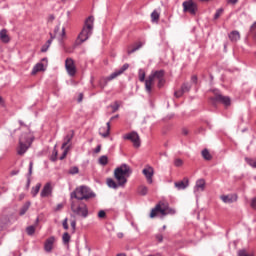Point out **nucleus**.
<instances>
[{
  "label": "nucleus",
  "instance_id": "obj_1",
  "mask_svg": "<svg viewBox=\"0 0 256 256\" xmlns=\"http://www.w3.org/2000/svg\"><path fill=\"white\" fill-rule=\"evenodd\" d=\"M133 173L131 167L127 164H122L120 167L114 170V178H116V183L113 179L106 180L108 187L112 189H117L119 186H124L127 183V178Z\"/></svg>",
  "mask_w": 256,
  "mask_h": 256
},
{
  "label": "nucleus",
  "instance_id": "obj_2",
  "mask_svg": "<svg viewBox=\"0 0 256 256\" xmlns=\"http://www.w3.org/2000/svg\"><path fill=\"white\" fill-rule=\"evenodd\" d=\"M95 18L90 16L86 18L84 21V27H82V31L78 34V38H76V42H74V48L85 43L89 38L93 35Z\"/></svg>",
  "mask_w": 256,
  "mask_h": 256
},
{
  "label": "nucleus",
  "instance_id": "obj_3",
  "mask_svg": "<svg viewBox=\"0 0 256 256\" xmlns=\"http://www.w3.org/2000/svg\"><path fill=\"white\" fill-rule=\"evenodd\" d=\"M95 196L96 194L87 186H80L70 193V199H76L79 202H82V200H89Z\"/></svg>",
  "mask_w": 256,
  "mask_h": 256
},
{
  "label": "nucleus",
  "instance_id": "obj_4",
  "mask_svg": "<svg viewBox=\"0 0 256 256\" xmlns=\"http://www.w3.org/2000/svg\"><path fill=\"white\" fill-rule=\"evenodd\" d=\"M70 209L74 215L86 219L89 216V208L86 203L82 201L70 202Z\"/></svg>",
  "mask_w": 256,
  "mask_h": 256
},
{
  "label": "nucleus",
  "instance_id": "obj_5",
  "mask_svg": "<svg viewBox=\"0 0 256 256\" xmlns=\"http://www.w3.org/2000/svg\"><path fill=\"white\" fill-rule=\"evenodd\" d=\"M165 76V71L164 70H159V71H152L148 78L145 80V91L151 95L152 93V86L155 84V79L157 81L163 79Z\"/></svg>",
  "mask_w": 256,
  "mask_h": 256
},
{
  "label": "nucleus",
  "instance_id": "obj_6",
  "mask_svg": "<svg viewBox=\"0 0 256 256\" xmlns=\"http://www.w3.org/2000/svg\"><path fill=\"white\" fill-rule=\"evenodd\" d=\"M33 141H34V137L30 132L22 134L19 141L18 154L24 155L27 152V150L30 148Z\"/></svg>",
  "mask_w": 256,
  "mask_h": 256
},
{
  "label": "nucleus",
  "instance_id": "obj_7",
  "mask_svg": "<svg viewBox=\"0 0 256 256\" xmlns=\"http://www.w3.org/2000/svg\"><path fill=\"white\" fill-rule=\"evenodd\" d=\"M158 214H161L162 216L169 215V214L174 215L176 214V210L169 208L164 203H159L153 209H151L149 217L155 218L156 216H158Z\"/></svg>",
  "mask_w": 256,
  "mask_h": 256
},
{
  "label": "nucleus",
  "instance_id": "obj_8",
  "mask_svg": "<svg viewBox=\"0 0 256 256\" xmlns=\"http://www.w3.org/2000/svg\"><path fill=\"white\" fill-rule=\"evenodd\" d=\"M183 12H188L191 15H196L198 6L192 0L185 1L182 3Z\"/></svg>",
  "mask_w": 256,
  "mask_h": 256
},
{
  "label": "nucleus",
  "instance_id": "obj_9",
  "mask_svg": "<svg viewBox=\"0 0 256 256\" xmlns=\"http://www.w3.org/2000/svg\"><path fill=\"white\" fill-rule=\"evenodd\" d=\"M122 138H124V140H130L135 148H139L141 146V139L137 132L128 133L124 135Z\"/></svg>",
  "mask_w": 256,
  "mask_h": 256
},
{
  "label": "nucleus",
  "instance_id": "obj_10",
  "mask_svg": "<svg viewBox=\"0 0 256 256\" xmlns=\"http://www.w3.org/2000/svg\"><path fill=\"white\" fill-rule=\"evenodd\" d=\"M210 103H212L213 105H216L217 103H222L225 106H230L231 99L228 96H222L218 94L210 98Z\"/></svg>",
  "mask_w": 256,
  "mask_h": 256
},
{
  "label": "nucleus",
  "instance_id": "obj_11",
  "mask_svg": "<svg viewBox=\"0 0 256 256\" xmlns=\"http://www.w3.org/2000/svg\"><path fill=\"white\" fill-rule=\"evenodd\" d=\"M205 187H206V181L204 179H199L195 182V186L193 188V193L195 195L196 198L199 197V195L205 191Z\"/></svg>",
  "mask_w": 256,
  "mask_h": 256
},
{
  "label": "nucleus",
  "instance_id": "obj_12",
  "mask_svg": "<svg viewBox=\"0 0 256 256\" xmlns=\"http://www.w3.org/2000/svg\"><path fill=\"white\" fill-rule=\"evenodd\" d=\"M142 174L144 175L148 184L153 183V176L155 174V171H154L153 167H151L149 165H146L142 170Z\"/></svg>",
  "mask_w": 256,
  "mask_h": 256
},
{
  "label": "nucleus",
  "instance_id": "obj_13",
  "mask_svg": "<svg viewBox=\"0 0 256 256\" xmlns=\"http://www.w3.org/2000/svg\"><path fill=\"white\" fill-rule=\"evenodd\" d=\"M65 67H66V72H68V75H70V77H74L76 75L77 69L73 59L71 58L66 59Z\"/></svg>",
  "mask_w": 256,
  "mask_h": 256
},
{
  "label": "nucleus",
  "instance_id": "obj_14",
  "mask_svg": "<svg viewBox=\"0 0 256 256\" xmlns=\"http://www.w3.org/2000/svg\"><path fill=\"white\" fill-rule=\"evenodd\" d=\"M128 68L129 64H124L122 68H120V70H116L114 73L110 74V76L106 77V79H104V82L108 83L116 79L118 76L122 75Z\"/></svg>",
  "mask_w": 256,
  "mask_h": 256
},
{
  "label": "nucleus",
  "instance_id": "obj_15",
  "mask_svg": "<svg viewBox=\"0 0 256 256\" xmlns=\"http://www.w3.org/2000/svg\"><path fill=\"white\" fill-rule=\"evenodd\" d=\"M52 194H53V187H52V184L50 182H48L42 188L41 197L42 198L51 197Z\"/></svg>",
  "mask_w": 256,
  "mask_h": 256
},
{
  "label": "nucleus",
  "instance_id": "obj_16",
  "mask_svg": "<svg viewBox=\"0 0 256 256\" xmlns=\"http://www.w3.org/2000/svg\"><path fill=\"white\" fill-rule=\"evenodd\" d=\"M220 200L225 204H232L238 200V196L237 194L222 195Z\"/></svg>",
  "mask_w": 256,
  "mask_h": 256
},
{
  "label": "nucleus",
  "instance_id": "obj_17",
  "mask_svg": "<svg viewBox=\"0 0 256 256\" xmlns=\"http://www.w3.org/2000/svg\"><path fill=\"white\" fill-rule=\"evenodd\" d=\"M54 243H55L54 236L46 239V242H44V251H46L48 253L52 252Z\"/></svg>",
  "mask_w": 256,
  "mask_h": 256
},
{
  "label": "nucleus",
  "instance_id": "obj_18",
  "mask_svg": "<svg viewBox=\"0 0 256 256\" xmlns=\"http://www.w3.org/2000/svg\"><path fill=\"white\" fill-rule=\"evenodd\" d=\"M111 122L106 123V127H102L99 130L100 136L107 138L110 135Z\"/></svg>",
  "mask_w": 256,
  "mask_h": 256
},
{
  "label": "nucleus",
  "instance_id": "obj_19",
  "mask_svg": "<svg viewBox=\"0 0 256 256\" xmlns=\"http://www.w3.org/2000/svg\"><path fill=\"white\" fill-rule=\"evenodd\" d=\"M174 186L177 190H185L189 186V180L184 178L182 181L175 182Z\"/></svg>",
  "mask_w": 256,
  "mask_h": 256
},
{
  "label": "nucleus",
  "instance_id": "obj_20",
  "mask_svg": "<svg viewBox=\"0 0 256 256\" xmlns=\"http://www.w3.org/2000/svg\"><path fill=\"white\" fill-rule=\"evenodd\" d=\"M228 38L231 42L236 43L241 39L239 31H232L228 34Z\"/></svg>",
  "mask_w": 256,
  "mask_h": 256
},
{
  "label": "nucleus",
  "instance_id": "obj_21",
  "mask_svg": "<svg viewBox=\"0 0 256 256\" xmlns=\"http://www.w3.org/2000/svg\"><path fill=\"white\" fill-rule=\"evenodd\" d=\"M0 40L6 44L10 42V37H9L8 31L6 29H3L0 31Z\"/></svg>",
  "mask_w": 256,
  "mask_h": 256
},
{
  "label": "nucleus",
  "instance_id": "obj_22",
  "mask_svg": "<svg viewBox=\"0 0 256 256\" xmlns=\"http://www.w3.org/2000/svg\"><path fill=\"white\" fill-rule=\"evenodd\" d=\"M60 31V25L56 26L54 28V34H52V36L59 37L60 39H63L66 36V32H65V28H62V33L58 34Z\"/></svg>",
  "mask_w": 256,
  "mask_h": 256
},
{
  "label": "nucleus",
  "instance_id": "obj_23",
  "mask_svg": "<svg viewBox=\"0 0 256 256\" xmlns=\"http://www.w3.org/2000/svg\"><path fill=\"white\" fill-rule=\"evenodd\" d=\"M46 70V67L43 63H38L34 66L33 70H32V75H36L38 72H43Z\"/></svg>",
  "mask_w": 256,
  "mask_h": 256
},
{
  "label": "nucleus",
  "instance_id": "obj_24",
  "mask_svg": "<svg viewBox=\"0 0 256 256\" xmlns=\"http://www.w3.org/2000/svg\"><path fill=\"white\" fill-rule=\"evenodd\" d=\"M73 137H74V132L73 131H72V133L67 134L64 137V143H62L61 149H66V146L72 141Z\"/></svg>",
  "mask_w": 256,
  "mask_h": 256
},
{
  "label": "nucleus",
  "instance_id": "obj_25",
  "mask_svg": "<svg viewBox=\"0 0 256 256\" xmlns=\"http://www.w3.org/2000/svg\"><path fill=\"white\" fill-rule=\"evenodd\" d=\"M54 39H55V36H53V34L50 33V40H48L46 42V44L44 46H42V49H41L42 53H45V52L48 51V49L50 48V46H51V44H52Z\"/></svg>",
  "mask_w": 256,
  "mask_h": 256
},
{
  "label": "nucleus",
  "instance_id": "obj_26",
  "mask_svg": "<svg viewBox=\"0 0 256 256\" xmlns=\"http://www.w3.org/2000/svg\"><path fill=\"white\" fill-rule=\"evenodd\" d=\"M144 44H145L144 42H138V43L134 44V47H132V49L128 50V55H131V54L135 53L136 51H138L139 49H141Z\"/></svg>",
  "mask_w": 256,
  "mask_h": 256
},
{
  "label": "nucleus",
  "instance_id": "obj_27",
  "mask_svg": "<svg viewBox=\"0 0 256 256\" xmlns=\"http://www.w3.org/2000/svg\"><path fill=\"white\" fill-rule=\"evenodd\" d=\"M71 241V236L68 232H64V234H62V243H64V245H69Z\"/></svg>",
  "mask_w": 256,
  "mask_h": 256
},
{
  "label": "nucleus",
  "instance_id": "obj_28",
  "mask_svg": "<svg viewBox=\"0 0 256 256\" xmlns=\"http://www.w3.org/2000/svg\"><path fill=\"white\" fill-rule=\"evenodd\" d=\"M201 155L203 157V159L210 161L212 159V155L210 154L208 149H204L201 151Z\"/></svg>",
  "mask_w": 256,
  "mask_h": 256
},
{
  "label": "nucleus",
  "instance_id": "obj_29",
  "mask_svg": "<svg viewBox=\"0 0 256 256\" xmlns=\"http://www.w3.org/2000/svg\"><path fill=\"white\" fill-rule=\"evenodd\" d=\"M146 73L143 69L138 70V79L140 80V82H144V84L146 85Z\"/></svg>",
  "mask_w": 256,
  "mask_h": 256
},
{
  "label": "nucleus",
  "instance_id": "obj_30",
  "mask_svg": "<svg viewBox=\"0 0 256 256\" xmlns=\"http://www.w3.org/2000/svg\"><path fill=\"white\" fill-rule=\"evenodd\" d=\"M42 187L41 183H38L35 187L32 188L31 194L33 197H36Z\"/></svg>",
  "mask_w": 256,
  "mask_h": 256
},
{
  "label": "nucleus",
  "instance_id": "obj_31",
  "mask_svg": "<svg viewBox=\"0 0 256 256\" xmlns=\"http://www.w3.org/2000/svg\"><path fill=\"white\" fill-rule=\"evenodd\" d=\"M109 160H108V157L107 156H101L99 159H98V164L102 165V166H106L108 164Z\"/></svg>",
  "mask_w": 256,
  "mask_h": 256
},
{
  "label": "nucleus",
  "instance_id": "obj_32",
  "mask_svg": "<svg viewBox=\"0 0 256 256\" xmlns=\"http://www.w3.org/2000/svg\"><path fill=\"white\" fill-rule=\"evenodd\" d=\"M160 19V14L154 10L152 13H151V21L152 22H158Z\"/></svg>",
  "mask_w": 256,
  "mask_h": 256
},
{
  "label": "nucleus",
  "instance_id": "obj_33",
  "mask_svg": "<svg viewBox=\"0 0 256 256\" xmlns=\"http://www.w3.org/2000/svg\"><path fill=\"white\" fill-rule=\"evenodd\" d=\"M138 194L141 196H145L148 194V188L146 186H140L138 187Z\"/></svg>",
  "mask_w": 256,
  "mask_h": 256
},
{
  "label": "nucleus",
  "instance_id": "obj_34",
  "mask_svg": "<svg viewBox=\"0 0 256 256\" xmlns=\"http://www.w3.org/2000/svg\"><path fill=\"white\" fill-rule=\"evenodd\" d=\"M245 162L252 168H256V160L252 158H245Z\"/></svg>",
  "mask_w": 256,
  "mask_h": 256
},
{
  "label": "nucleus",
  "instance_id": "obj_35",
  "mask_svg": "<svg viewBox=\"0 0 256 256\" xmlns=\"http://www.w3.org/2000/svg\"><path fill=\"white\" fill-rule=\"evenodd\" d=\"M31 203L27 202L20 210V215L23 216L30 208Z\"/></svg>",
  "mask_w": 256,
  "mask_h": 256
},
{
  "label": "nucleus",
  "instance_id": "obj_36",
  "mask_svg": "<svg viewBox=\"0 0 256 256\" xmlns=\"http://www.w3.org/2000/svg\"><path fill=\"white\" fill-rule=\"evenodd\" d=\"M182 92L187 93L191 89V85L189 83L182 84L181 88Z\"/></svg>",
  "mask_w": 256,
  "mask_h": 256
},
{
  "label": "nucleus",
  "instance_id": "obj_37",
  "mask_svg": "<svg viewBox=\"0 0 256 256\" xmlns=\"http://www.w3.org/2000/svg\"><path fill=\"white\" fill-rule=\"evenodd\" d=\"M237 256H255L254 254H248L245 249H241L237 251Z\"/></svg>",
  "mask_w": 256,
  "mask_h": 256
},
{
  "label": "nucleus",
  "instance_id": "obj_38",
  "mask_svg": "<svg viewBox=\"0 0 256 256\" xmlns=\"http://www.w3.org/2000/svg\"><path fill=\"white\" fill-rule=\"evenodd\" d=\"M58 151L56 150V147H54V151H52V157H50V161L55 162L57 161Z\"/></svg>",
  "mask_w": 256,
  "mask_h": 256
},
{
  "label": "nucleus",
  "instance_id": "obj_39",
  "mask_svg": "<svg viewBox=\"0 0 256 256\" xmlns=\"http://www.w3.org/2000/svg\"><path fill=\"white\" fill-rule=\"evenodd\" d=\"M68 173L72 174V175H75V174H78L79 173V168L74 166L72 168H70V170L68 171Z\"/></svg>",
  "mask_w": 256,
  "mask_h": 256
},
{
  "label": "nucleus",
  "instance_id": "obj_40",
  "mask_svg": "<svg viewBox=\"0 0 256 256\" xmlns=\"http://www.w3.org/2000/svg\"><path fill=\"white\" fill-rule=\"evenodd\" d=\"M28 235H33L36 231V228L34 226H29L27 229H26Z\"/></svg>",
  "mask_w": 256,
  "mask_h": 256
},
{
  "label": "nucleus",
  "instance_id": "obj_41",
  "mask_svg": "<svg viewBox=\"0 0 256 256\" xmlns=\"http://www.w3.org/2000/svg\"><path fill=\"white\" fill-rule=\"evenodd\" d=\"M70 147L64 148V152L62 153V156H60V160H64L69 152Z\"/></svg>",
  "mask_w": 256,
  "mask_h": 256
},
{
  "label": "nucleus",
  "instance_id": "obj_42",
  "mask_svg": "<svg viewBox=\"0 0 256 256\" xmlns=\"http://www.w3.org/2000/svg\"><path fill=\"white\" fill-rule=\"evenodd\" d=\"M165 83H166V80H165V78L163 77L162 79H159V80H158L157 87H158V88H162V87L165 85Z\"/></svg>",
  "mask_w": 256,
  "mask_h": 256
},
{
  "label": "nucleus",
  "instance_id": "obj_43",
  "mask_svg": "<svg viewBox=\"0 0 256 256\" xmlns=\"http://www.w3.org/2000/svg\"><path fill=\"white\" fill-rule=\"evenodd\" d=\"M112 107V112H117L120 108V104L118 102L114 103V105L111 106Z\"/></svg>",
  "mask_w": 256,
  "mask_h": 256
},
{
  "label": "nucleus",
  "instance_id": "obj_44",
  "mask_svg": "<svg viewBox=\"0 0 256 256\" xmlns=\"http://www.w3.org/2000/svg\"><path fill=\"white\" fill-rule=\"evenodd\" d=\"M183 94H184V92H183V90H182V89H180V90H178V91L174 92V96H175L176 98H180V97H182V96H183Z\"/></svg>",
  "mask_w": 256,
  "mask_h": 256
},
{
  "label": "nucleus",
  "instance_id": "obj_45",
  "mask_svg": "<svg viewBox=\"0 0 256 256\" xmlns=\"http://www.w3.org/2000/svg\"><path fill=\"white\" fill-rule=\"evenodd\" d=\"M70 226L72 227V233H75L77 222L75 220H72V222H70Z\"/></svg>",
  "mask_w": 256,
  "mask_h": 256
},
{
  "label": "nucleus",
  "instance_id": "obj_46",
  "mask_svg": "<svg viewBox=\"0 0 256 256\" xmlns=\"http://www.w3.org/2000/svg\"><path fill=\"white\" fill-rule=\"evenodd\" d=\"M62 227L64 228V230L69 229L68 218H66L64 221H62Z\"/></svg>",
  "mask_w": 256,
  "mask_h": 256
},
{
  "label": "nucleus",
  "instance_id": "obj_47",
  "mask_svg": "<svg viewBox=\"0 0 256 256\" xmlns=\"http://www.w3.org/2000/svg\"><path fill=\"white\" fill-rule=\"evenodd\" d=\"M223 13V9H219L216 11L215 15H214V19L217 20Z\"/></svg>",
  "mask_w": 256,
  "mask_h": 256
},
{
  "label": "nucleus",
  "instance_id": "obj_48",
  "mask_svg": "<svg viewBox=\"0 0 256 256\" xmlns=\"http://www.w3.org/2000/svg\"><path fill=\"white\" fill-rule=\"evenodd\" d=\"M174 165H175L176 167H181V166L183 165V161H182L181 159H176V160L174 161Z\"/></svg>",
  "mask_w": 256,
  "mask_h": 256
},
{
  "label": "nucleus",
  "instance_id": "obj_49",
  "mask_svg": "<svg viewBox=\"0 0 256 256\" xmlns=\"http://www.w3.org/2000/svg\"><path fill=\"white\" fill-rule=\"evenodd\" d=\"M106 217V212L104 210H100V212H98V218H105Z\"/></svg>",
  "mask_w": 256,
  "mask_h": 256
},
{
  "label": "nucleus",
  "instance_id": "obj_50",
  "mask_svg": "<svg viewBox=\"0 0 256 256\" xmlns=\"http://www.w3.org/2000/svg\"><path fill=\"white\" fill-rule=\"evenodd\" d=\"M33 165H34V163H33V161H31L29 164V173H28L29 176H31L33 173Z\"/></svg>",
  "mask_w": 256,
  "mask_h": 256
},
{
  "label": "nucleus",
  "instance_id": "obj_51",
  "mask_svg": "<svg viewBox=\"0 0 256 256\" xmlns=\"http://www.w3.org/2000/svg\"><path fill=\"white\" fill-rule=\"evenodd\" d=\"M251 207L256 210V198L251 200Z\"/></svg>",
  "mask_w": 256,
  "mask_h": 256
},
{
  "label": "nucleus",
  "instance_id": "obj_52",
  "mask_svg": "<svg viewBox=\"0 0 256 256\" xmlns=\"http://www.w3.org/2000/svg\"><path fill=\"white\" fill-rule=\"evenodd\" d=\"M155 238L159 241V242H162L163 241V235L162 234H157L155 236Z\"/></svg>",
  "mask_w": 256,
  "mask_h": 256
},
{
  "label": "nucleus",
  "instance_id": "obj_53",
  "mask_svg": "<svg viewBox=\"0 0 256 256\" xmlns=\"http://www.w3.org/2000/svg\"><path fill=\"white\" fill-rule=\"evenodd\" d=\"M64 205L63 204H58L56 205V209H54V211H60L61 209H63Z\"/></svg>",
  "mask_w": 256,
  "mask_h": 256
},
{
  "label": "nucleus",
  "instance_id": "obj_54",
  "mask_svg": "<svg viewBox=\"0 0 256 256\" xmlns=\"http://www.w3.org/2000/svg\"><path fill=\"white\" fill-rule=\"evenodd\" d=\"M101 151V145L96 146V149H94V153H100Z\"/></svg>",
  "mask_w": 256,
  "mask_h": 256
},
{
  "label": "nucleus",
  "instance_id": "obj_55",
  "mask_svg": "<svg viewBox=\"0 0 256 256\" xmlns=\"http://www.w3.org/2000/svg\"><path fill=\"white\" fill-rule=\"evenodd\" d=\"M30 185H31V179H30V177H28V179H27V185H26L27 189L30 188Z\"/></svg>",
  "mask_w": 256,
  "mask_h": 256
},
{
  "label": "nucleus",
  "instance_id": "obj_56",
  "mask_svg": "<svg viewBox=\"0 0 256 256\" xmlns=\"http://www.w3.org/2000/svg\"><path fill=\"white\" fill-rule=\"evenodd\" d=\"M5 226H6V223L0 222V232L5 228Z\"/></svg>",
  "mask_w": 256,
  "mask_h": 256
},
{
  "label": "nucleus",
  "instance_id": "obj_57",
  "mask_svg": "<svg viewBox=\"0 0 256 256\" xmlns=\"http://www.w3.org/2000/svg\"><path fill=\"white\" fill-rule=\"evenodd\" d=\"M197 80H198L197 76H192V77H191V81H192L193 83H197Z\"/></svg>",
  "mask_w": 256,
  "mask_h": 256
},
{
  "label": "nucleus",
  "instance_id": "obj_58",
  "mask_svg": "<svg viewBox=\"0 0 256 256\" xmlns=\"http://www.w3.org/2000/svg\"><path fill=\"white\" fill-rule=\"evenodd\" d=\"M238 1L239 0H228V3L235 5L238 3Z\"/></svg>",
  "mask_w": 256,
  "mask_h": 256
},
{
  "label": "nucleus",
  "instance_id": "obj_59",
  "mask_svg": "<svg viewBox=\"0 0 256 256\" xmlns=\"http://www.w3.org/2000/svg\"><path fill=\"white\" fill-rule=\"evenodd\" d=\"M255 28H256V22L252 24V26L250 27V31H252Z\"/></svg>",
  "mask_w": 256,
  "mask_h": 256
},
{
  "label": "nucleus",
  "instance_id": "obj_60",
  "mask_svg": "<svg viewBox=\"0 0 256 256\" xmlns=\"http://www.w3.org/2000/svg\"><path fill=\"white\" fill-rule=\"evenodd\" d=\"M117 236H118V238H123L124 234L120 232V233L117 234Z\"/></svg>",
  "mask_w": 256,
  "mask_h": 256
},
{
  "label": "nucleus",
  "instance_id": "obj_61",
  "mask_svg": "<svg viewBox=\"0 0 256 256\" xmlns=\"http://www.w3.org/2000/svg\"><path fill=\"white\" fill-rule=\"evenodd\" d=\"M119 117V115H116V116H114V117H112V118H110V123H111V121H113L114 119H117Z\"/></svg>",
  "mask_w": 256,
  "mask_h": 256
},
{
  "label": "nucleus",
  "instance_id": "obj_62",
  "mask_svg": "<svg viewBox=\"0 0 256 256\" xmlns=\"http://www.w3.org/2000/svg\"><path fill=\"white\" fill-rule=\"evenodd\" d=\"M49 20H50V21H54V20H55V17H54L53 15H50Z\"/></svg>",
  "mask_w": 256,
  "mask_h": 256
},
{
  "label": "nucleus",
  "instance_id": "obj_63",
  "mask_svg": "<svg viewBox=\"0 0 256 256\" xmlns=\"http://www.w3.org/2000/svg\"><path fill=\"white\" fill-rule=\"evenodd\" d=\"M19 124L21 125V126H25L26 127V125L24 124V122L23 121H19Z\"/></svg>",
  "mask_w": 256,
  "mask_h": 256
},
{
  "label": "nucleus",
  "instance_id": "obj_64",
  "mask_svg": "<svg viewBox=\"0 0 256 256\" xmlns=\"http://www.w3.org/2000/svg\"><path fill=\"white\" fill-rule=\"evenodd\" d=\"M116 256H126V255L124 253H120V254H118Z\"/></svg>",
  "mask_w": 256,
  "mask_h": 256
}]
</instances>
